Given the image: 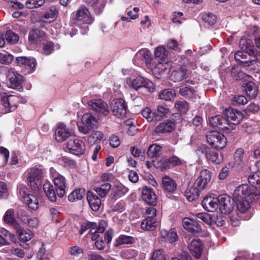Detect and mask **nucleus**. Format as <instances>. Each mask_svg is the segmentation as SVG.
<instances>
[{
    "label": "nucleus",
    "instance_id": "393cba45",
    "mask_svg": "<svg viewBox=\"0 0 260 260\" xmlns=\"http://www.w3.org/2000/svg\"><path fill=\"white\" fill-rule=\"evenodd\" d=\"M209 123L214 127L227 128V120L221 115H216L209 119Z\"/></svg>",
    "mask_w": 260,
    "mask_h": 260
},
{
    "label": "nucleus",
    "instance_id": "aec40b11",
    "mask_svg": "<svg viewBox=\"0 0 260 260\" xmlns=\"http://www.w3.org/2000/svg\"><path fill=\"white\" fill-rule=\"evenodd\" d=\"M142 198L147 204L154 205L156 201V196L152 189L147 186L143 188L142 190Z\"/></svg>",
    "mask_w": 260,
    "mask_h": 260
},
{
    "label": "nucleus",
    "instance_id": "58836bf2",
    "mask_svg": "<svg viewBox=\"0 0 260 260\" xmlns=\"http://www.w3.org/2000/svg\"><path fill=\"white\" fill-rule=\"evenodd\" d=\"M153 165L157 169L163 171L170 169L168 158H162L152 160Z\"/></svg>",
    "mask_w": 260,
    "mask_h": 260
},
{
    "label": "nucleus",
    "instance_id": "ddd939ff",
    "mask_svg": "<svg viewBox=\"0 0 260 260\" xmlns=\"http://www.w3.org/2000/svg\"><path fill=\"white\" fill-rule=\"evenodd\" d=\"M223 114L226 117L227 125L229 122L233 124H238L243 118V114L241 112L232 108L226 109Z\"/></svg>",
    "mask_w": 260,
    "mask_h": 260
},
{
    "label": "nucleus",
    "instance_id": "bb28decb",
    "mask_svg": "<svg viewBox=\"0 0 260 260\" xmlns=\"http://www.w3.org/2000/svg\"><path fill=\"white\" fill-rule=\"evenodd\" d=\"M201 191V190L198 187L195 186L193 184L192 186L186 189L184 192V195L188 201L192 202L198 198L200 191Z\"/></svg>",
    "mask_w": 260,
    "mask_h": 260
},
{
    "label": "nucleus",
    "instance_id": "338daca9",
    "mask_svg": "<svg viewBox=\"0 0 260 260\" xmlns=\"http://www.w3.org/2000/svg\"><path fill=\"white\" fill-rule=\"evenodd\" d=\"M38 30H34L31 31L29 34V41H34L36 44L40 43L41 40V37L38 35Z\"/></svg>",
    "mask_w": 260,
    "mask_h": 260
},
{
    "label": "nucleus",
    "instance_id": "b1692460",
    "mask_svg": "<svg viewBox=\"0 0 260 260\" xmlns=\"http://www.w3.org/2000/svg\"><path fill=\"white\" fill-rule=\"evenodd\" d=\"M57 14L58 11L56 8L55 6H51L41 17V20L43 22L50 23L56 18Z\"/></svg>",
    "mask_w": 260,
    "mask_h": 260
},
{
    "label": "nucleus",
    "instance_id": "6ab92c4d",
    "mask_svg": "<svg viewBox=\"0 0 260 260\" xmlns=\"http://www.w3.org/2000/svg\"><path fill=\"white\" fill-rule=\"evenodd\" d=\"M175 128V124L171 120L160 122L154 129L153 133L160 135L162 134L172 132Z\"/></svg>",
    "mask_w": 260,
    "mask_h": 260
},
{
    "label": "nucleus",
    "instance_id": "412c9836",
    "mask_svg": "<svg viewBox=\"0 0 260 260\" xmlns=\"http://www.w3.org/2000/svg\"><path fill=\"white\" fill-rule=\"evenodd\" d=\"M203 248V244L200 240L193 239L188 245L189 251L197 258L201 257Z\"/></svg>",
    "mask_w": 260,
    "mask_h": 260
},
{
    "label": "nucleus",
    "instance_id": "bf43d9fd",
    "mask_svg": "<svg viewBox=\"0 0 260 260\" xmlns=\"http://www.w3.org/2000/svg\"><path fill=\"white\" fill-rule=\"evenodd\" d=\"M142 115L146 118L148 121L150 122L152 120L153 117H155L154 113L151 112V109L149 107H146L142 111Z\"/></svg>",
    "mask_w": 260,
    "mask_h": 260
},
{
    "label": "nucleus",
    "instance_id": "2f4dec72",
    "mask_svg": "<svg viewBox=\"0 0 260 260\" xmlns=\"http://www.w3.org/2000/svg\"><path fill=\"white\" fill-rule=\"evenodd\" d=\"M161 147L156 144L150 145L147 152V155L148 157L151 158L152 160L157 159L159 157V154L161 151Z\"/></svg>",
    "mask_w": 260,
    "mask_h": 260
},
{
    "label": "nucleus",
    "instance_id": "3c124183",
    "mask_svg": "<svg viewBox=\"0 0 260 260\" xmlns=\"http://www.w3.org/2000/svg\"><path fill=\"white\" fill-rule=\"evenodd\" d=\"M248 182L253 187H260V173H255L248 177Z\"/></svg>",
    "mask_w": 260,
    "mask_h": 260
},
{
    "label": "nucleus",
    "instance_id": "4d7b16f0",
    "mask_svg": "<svg viewBox=\"0 0 260 260\" xmlns=\"http://www.w3.org/2000/svg\"><path fill=\"white\" fill-rule=\"evenodd\" d=\"M5 38L8 42L13 44L16 43L19 40L18 35L10 30L6 32Z\"/></svg>",
    "mask_w": 260,
    "mask_h": 260
},
{
    "label": "nucleus",
    "instance_id": "a211bd4d",
    "mask_svg": "<svg viewBox=\"0 0 260 260\" xmlns=\"http://www.w3.org/2000/svg\"><path fill=\"white\" fill-rule=\"evenodd\" d=\"M219 197L217 198L212 196L205 197L202 202L203 208L208 212H213L218 208Z\"/></svg>",
    "mask_w": 260,
    "mask_h": 260
},
{
    "label": "nucleus",
    "instance_id": "8fccbe9b",
    "mask_svg": "<svg viewBox=\"0 0 260 260\" xmlns=\"http://www.w3.org/2000/svg\"><path fill=\"white\" fill-rule=\"evenodd\" d=\"M183 228H201L202 225L197 220L193 218L185 217L182 219Z\"/></svg>",
    "mask_w": 260,
    "mask_h": 260
},
{
    "label": "nucleus",
    "instance_id": "5fc2aeb1",
    "mask_svg": "<svg viewBox=\"0 0 260 260\" xmlns=\"http://www.w3.org/2000/svg\"><path fill=\"white\" fill-rule=\"evenodd\" d=\"M86 225H82L81 228H106L107 226L106 221L100 220L98 224L96 222H87Z\"/></svg>",
    "mask_w": 260,
    "mask_h": 260
},
{
    "label": "nucleus",
    "instance_id": "0eeeda50",
    "mask_svg": "<svg viewBox=\"0 0 260 260\" xmlns=\"http://www.w3.org/2000/svg\"><path fill=\"white\" fill-rule=\"evenodd\" d=\"M1 102L5 109V112H11L17 108L19 102V98L15 95H7L6 93H4L2 95Z\"/></svg>",
    "mask_w": 260,
    "mask_h": 260
},
{
    "label": "nucleus",
    "instance_id": "f8f14e48",
    "mask_svg": "<svg viewBox=\"0 0 260 260\" xmlns=\"http://www.w3.org/2000/svg\"><path fill=\"white\" fill-rule=\"evenodd\" d=\"M7 77L8 79V85L9 87L16 89L22 88L23 77L14 69H13L11 71L9 72V74Z\"/></svg>",
    "mask_w": 260,
    "mask_h": 260
},
{
    "label": "nucleus",
    "instance_id": "c85d7f7f",
    "mask_svg": "<svg viewBox=\"0 0 260 260\" xmlns=\"http://www.w3.org/2000/svg\"><path fill=\"white\" fill-rule=\"evenodd\" d=\"M43 190L48 199L51 202L56 200V192L54 189L53 186L50 182H46L43 185Z\"/></svg>",
    "mask_w": 260,
    "mask_h": 260
},
{
    "label": "nucleus",
    "instance_id": "0e129e2a",
    "mask_svg": "<svg viewBox=\"0 0 260 260\" xmlns=\"http://www.w3.org/2000/svg\"><path fill=\"white\" fill-rule=\"evenodd\" d=\"M155 69L159 70L162 73L167 74L170 70V65L167 62L165 63L159 62Z\"/></svg>",
    "mask_w": 260,
    "mask_h": 260
},
{
    "label": "nucleus",
    "instance_id": "680f3d73",
    "mask_svg": "<svg viewBox=\"0 0 260 260\" xmlns=\"http://www.w3.org/2000/svg\"><path fill=\"white\" fill-rule=\"evenodd\" d=\"M199 219H201L202 221H198L201 224L202 226H203V222L206 223L208 225H210L211 222V219L209 215L206 213L199 214L198 215Z\"/></svg>",
    "mask_w": 260,
    "mask_h": 260
},
{
    "label": "nucleus",
    "instance_id": "f257e3e1",
    "mask_svg": "<svg viewBox=\"0 0 260 260\" xmlns=\"http://www.w3.org/2000/svg\"><path fill=\"white\" fill-rule=\"evenodd\" d=\"M239 47L241 50L237 51L234 55L236 61L248 72L259 70L258 51L255 49L252 40L242 37L239 41Z\"/></svg>",
    "mask_w": 260,
    "mask_h": 260
},
{
    "label": "nucleus",
    "instance_id": "774afa93",
    "mask_svg": "<svg viewBox=\"0 0 260 260\" xmlns=\"http://www.w3.org/2000/svg\"><path fill=\"white\" fill-rule=\"evenodd\" d=\"M151 260H166L163 252L160 249L155 250L152 255Z\"/></svg>",
    "mask_w": 260,
    "mask_h": 260
},
{
    "label": "nucleus",
    "instance_id": "6e6d98bb",
    "mask_svg": "<svg viewBox=\"0 0 260 260\" xmlns=\"http://www.w3.org/2000/svg\"><path fill=\"white\" fill-rule=\"evenodd\" d=\"M45 0H28L25 2V6L28 9H33L42 6Z\"/></svg>",
    "mask_w": 260,
    "mask_h": 260
},
{
    "label": "nucleus",
    "instance_id": "39448f33",
    "mask_svg": "<svg viewBox=\"0 0 260 260\" xmlns=\"http://www.w3.org/2000/svg\"><path fill=\"white\" fill-rule=\"evenodd\" d=\"M73 18L79 23L85 24H91L94 20L88 9L84 6H80L73 13Z\"/></svg>",
    "mask_w": 260,
    "mask_h": 260
},
{
    "label": "nucleus",
    "instance_id": "4c0bfd02",
    "mask_svg": "<svg viewBox=\"0 0 260 260\" xmlns=\"http://www.w3.org/2000/svg\"><path fill=\"white\" fill-rule=\"evenodd\" d=\"M85 195V190L83 188H79L73 191L68 196L70 202H75L81 200Z\"/></svg>",
    "mask_w": 260,
    "mask_h": 260
},
{
    "label": "nucleus",
    "instance_id": "423d86ee",
    "mask_svg": "<svg viewBox=\"0 0 260 260\" xmlns=\"http://www.w3.org/2000/svg\"><path fill=\"white\" fill-rule=\"evenodd\" d=\"M90 109L95 114L107 116L110 113L107 104L101 99L93 100L88 102Z\"/></svg>",
    "mask_w": 260,
    "mask_h": 260
},
{
    "label": "nucleus",
    "instance_id": "603ef678",
    "mask_svg": "<svg viewBox=\"0 0 260 260\" xmlns=\"http://www.w3.org/2000/svg\"><path fill=\"white\" fill-rule=\"evenodd\" d=\"M169 55V52L162 46H159L156 48L155 56L158 60L165 59Z\"/></svg>",
    "mask_w": 260,
    "mask_h": 260
},
{
    "label": "nucleus",
    "instance_id": "a19ab883",
    "mask_svg": "<svg viewBox=\"0 0 260 260\" xmlns=\"http://www.w3.org/2000/svg\"><path fill=\"white\" fill-rule=\"evenodd\" d=\"M169 112V109L166 105L158 106L157 111L154 113L156 120H160L163 119L166 116Z\"/></svg>",
    "mask_w": 260,
    "mask_h": 260
},
{
    "label": "nucleus",
    "instance_id": "7ed1b4c3",
    "mask_svg": "<svg viewBox=\"0 0 260 260\" xmlns=\"http://www.w3.org/2000/svg\"><path fill=\"white\" fill-rule=\"evenodd\" d=\"M255 188L250 187L247 184H242L237 187L234 193V199H248L250 201H254L258 198V194L255 193Z\"/></svg>",
    "mask_w": 260,
    "mask_h": 260
},
{
    "label": "nucleus",
    "instance_id": "052dcab7",
    "mask_svg": "<svg viewBox=\"0 0 260 260\" xmlns=\"http://www.w3.org/2000/svg\"><path fill=\"white\" fill-rule=\"evenodd\" d=\"M13 60V56L10 54L0 53V62L3 64L10 63Z\"/></svg>",
    "mask_w": 260,
    "mask_h": 260
},
{
    "label": "nucleus",
    "instance_id": "864d4df0",
    "mask_svg": "<svg viewBox=\"0 0 260 260\" xmlns=\"http://www.w3.org/2000/svg\"><path fill=\"white\" fill-rule=\"evenodd\" d=\"M210 181L206 179H203L198 177L195 182L194 184L195 186L198 187L201 191L205 189L208 186V183Z\"/></svg>",
    "mask_w": 260,
    "mask_h": 260
},
{
    "label": "nucleus",
    "instance_id": "a878e982",
    "mask_svg": "<svg viewBox=\"0 0 260 260\" xmlns=\"http://www.w3.org/2000/svg\"><path fill=\"white\" fill-rule=\"evenodd\" d=\"M9 240L15 242L17 240V237L15 235L11 234L10 232L4 229L0 234V245H9Z\"/></svg>",
    "mask_w": 260,
    "mask_h": 260
},
{
    "label": "nucleus",
    "instance_id": "c03bdc74",
    "mask_svg": "<svg viewBox=\"0 0 260 260\" xmlns=\"http://www.w3.org/2000/svg\"><path fill=\"white\" fill-rule=\"evenodd\" d=\"M176 95V92L173 89H165L161 91L159 94V97L161 100L165 101H171Z\"/></svg>",
    "mask_w": 260,
    "mask_h": 260
},
{
    "label": "nucleus",
    "instance_id": "2eb2a0df",
    "mask_svg": "<svg viewBox=\"0 0 260 260\" xmlns=\"http://www.w3.org/2000/svg\"><path fill=\"white\" fill-rule=\"evenodd\" d=\"M131 85L133 88L136 90L139 89L145 88L148 92H152L153 91V84L148 79L144 78L142 76H138L136 79H134L131 83Z\"/></svg>",
    "mask_w": 260,
    "mask_h": 260
},
{
    "label": "nucleus",
    "instance_id": "1a4fd4ad",
    "mask_svg": "<svg viewBox=\"0 0 260 260\" xmlns=\"http://www.w3.org/2000/svg\"><path fill=\"white\" fill-rule=\"evenodd\" d=\"M70 152L79 155L84 153L86 146L84 143L79 139H71L67 143Z\"/></svg>",
    "mask_w": 260,
    "mask_h": 260
},
{
    "label": "nucleus",
    "instance_id": "9b49d317",
    "mask_svg": "<svg viewBox=\"0 0 260 260\" xmlns=\"http://www.w3.org/2000/svg\"><path fill=\"white\" fill-rule=\"evenodd\" d=\"M111 109L113 114L118 117H124L126 114L127 106L125 102L122 99L113 100Z\"/></svg>",
    "mask_w": 260,
    "mask_h": 260
},
{
    "label": "nucleus",
    "instance_id": "4468645a",
    "mask_svg": "<svg viewBox=\"0 0 260 260\" xmlns=\"http://www.w3.org/2000/svg\"><path fill=\"white\" fill-rule=\"evenodd\" d=\"M197 151L198 153H202L205 154L206 157L208 160L216 164H220L222 161V158H221V156H219L217 152L205 145L200 146Z\"/></svg>",
    "mask_w": 260,
    "mask_h": 260
},
{
    "label": "nucleus",
    "instance_id": "37998d69",
    "mask_svg": "<svg viewBox=\"0 0 260 260\" xmlns=\"http://www.w3.org/2000/svg\"><path fill=\"white\" fill-rule=\"evenodd\" d=\"M111 188V185L110 183H104L100 186L95 187L93 190L101 198L105 197Z\"/></svg>",
    "mask_w": 260,
    "mask_h": 260
},
{
    "label": "nucleus",
    "instance_id": "e2e57ef3",
    "mask_svg": "<svg viewBox=\"0 0 260 260\" xmlns=\"http://www.w3.org/2000/svg\"><path fill=\"white\" fill-rule=\"evenodd\" d=\"M168 158L170 169L182 164L181 160L176 156H173Z\"/></svg>",
    "mask_w": 260,
    "mask_h": 260
},
{
    "label": "nucleus",
    "instance_id": "f03ea898",
    "mask_svg": "<svg viewBox=\"0 0 260 260\" xmlns=\"http://www.w3.org/2000/svg\"><path fill=\"white\" fill-rule=\"evenodd\" d=\"M44 176L43 171L38 168H32L27 171L28 185L33 190L39 189L42 184Z\"/></svg>",
    "mask_w": 260,
    "mask_h": 260
},
{
    "label": "nucleus",
    "instance_id": "9d476101",
    "mask_svg": "<svg viewBox=\"0 0 260 260\" xmlns=\"http://www.w3.org/2000/svg\"><path fill=\"white\" fill-rule=\"evenodd\" d=\"M74 132L63 123L58 125L55 132V139L58 142L66 141L69 137L73 135Z\"/></svg>",
    "mask_w": 260,
    "mask_h": 260
},
{
    "label": "nucleus",
    "instance_id": "79ce46f5",
    "mask_svg": "<svg viewBox=\"0 0 260 260\" xmlns=\"http://www.w3.org/2000/svg\"><path fill=\"white\" fill-rule=\"evenodd\" d=\"M134 239L132 236L124 235H120L115 240V246L118 247L123 244H129L134 243Z\"/></svg>",
    "mask_w": 260,
    "mask_h": 260
},
{
    "label": "nucleus",
    "instance_id": "4be33fe9",
    "mask_svg": "<svg viewBox=\"0 0 260 260\" xmlns=\"http://www.w3.org/2000/svg\"><path fill=\"white\" fill-rule=\"evenodd\" d=\"M87 200L92 210L96 211L100 209L101 205V199L93 192L91 191L87 192Z\"/></svg>",
    "mask_w": 260,
    "mask_h": 260
},
{
    "label": "nucleus",
    "instance_id": "cd10ccee",
    "mask_svg": "<svg viewBox=\"0 0 260 260\" xmlns=\"http://www.w3.org/2000/svg\"><path fill=\"white\" fill-rule=\"evenodd\" d=\"M160 232L161 237L170 242H174L178 239V235L174 229H162Z\"/></svg>",
    "mask_w": 260,
    "mask_h": 260
},
{
    "label": "nucleus",
    "instance_id": "473e14b6",
    "mask_svg": "<svg viewBox=\"0 0 260 260\" xmlns=\"http://www.w3.org/2000/svg\"><path fill=\"white\" fill-rule=\"evenodd\" d=\"M196 88L192 86H185L181 88L179 93L185 98H195L197 95Z\"/></svg>",
    "mask_w": 260,
    "mask_h": 260
},
{
    "label": "nucleus",
    "instance_id": "f704fd0d",
    "mask_svg": "<svg viewBox=\"0 0 260 260\" xmlns=\"http://www.w3.org/2000/svg\"><path fill=\"white\" fill-rule=\"evenodd\" d=\"M4 222L9 226H15L17 224L14 215V211L12 209H8L3 216Z\"/></svg>",
    "mask_w": 260,
    "mask_h": 260
},
{
    "label": "nucleus",
    "instance_id": "c9c22d12",
    "mask_svg": "<svg viewBox=\"0 0 260 260\" xmlns=\"http://www.w3.org/2000/svg\"><path fill=\"white\" fill-rule=\"evenodd\" d=\"M245 91L250 99L254 98L257 94V87L253 82H248L243 86Z\"/></svg>",
    "mask_w": 260,
    "mask_h": 260
},
{
    "label": "nucleus",
    "instance_id": "de8ad7c7",
    "mask_svg": "<svg viewBox=\"0 0 260 260\" xmlns=\"http://www.w3.org/2000/svg\"><path fill=\"white\" fill-rule=\"evenodd\" d=\"M128 189L121 184L115 185L112 189L113 197H119L125 194Z\"/></svg>",
    "mask_w": 260,
    "mask_h": 260
},
{
    "label": "nucleus",
    "instance_id": "69168bd1",
    "mask_svg": "<svg viewBox=\"0 0 260 260\" xmlns=\"http://www.w3.org/2000/svg\"><path fill=\"white\" fill-rule=\"evenodd\" d=\"M18 193L20 197L23 199V201L25 199L28 197L30 194L29 193L28 188L24 185H20L18 189Z\"/></svg>",
    "mask_w": 260,
    "mask_h": 260
},
{
    "label": "nucleus",
    "instance_id": "c756f323",
    "mask_svg": "<svg viewBox=\"0 0 260 260\" xmlns=\"http://www.w3.org/2000/svg\"><path fill=\"white\" fill-rule=\"evenodd\" d=\"M187 70L186 69L181 67L174 71L171 76V79L175 82L182 81L186 77Z\"/></svg>",
    "mask_w": 260,
    "mask_h": 260
},
{
    "label": "nucleus",
    "instance_id": "ea45409f",
    "mask_svg": "<svg viewBox=\"0 0 260 260\" xmlns=\"http://www.w3.org/2000/svg\"><path fill=\"white\" fill-rule=\"evenodd\" d=\"M18 233L20 239L23 242L28 241L34 236L32 232L29 229H19Z\"/></svg>",
    "mask_w": 260,
    "mask_h": 260
},
{
    "label": "nucleus",
    "instance_id": "5701e85b",
    "mask_svg": "<svg viewBox=\"0 0 260 260\" xmlns=\"http://www.w3.org/2000/svg\"><path fill=\"white\" fill-rule=\"evenodd\" d=\"M162 189L168 192H174L177 188L176 182L170 177L165 176L162 178Z\"/></svg>",
    "mask_w": 260,
    "mask_h": 260
},
{
    "label": "nucleus",
    "instance_id": "f3484780",
    "mask_svg": "<svg viewBox=\"0 0 260 260\" xmlns=\"http://www.w3.org/2000/svg\"><path fill=\"white\" fill-rule=\"evenodd\" d=\"M16 62L17 65L25 69L28 73L33 72L36 66V61L32 57H17Z\"/></svg>",
    "mask_w": 260,
    "mask_h": 260
},
{
    "label": "nucleus",
    "instance_id": "49530a36",
    "mask_svg": "<svg viewBox=\"0 0 260 260\" xmlns=\"http://www.w3.org/2000/svg\"><path fill=\"white\" fill-rule=\"evenodd\" d=\"M24 202L27 204L30 208L34 210L38 209L39 206L37 198L36 196L31 194L25 199Z\"/></svg>",
    "mask_w": 260,
    "mask_h": 260
},
{
    "label": "nucleus",
    "instance_id": "72a5a7b5",
    "mask_svg": "<svg viewBox=\"0 0 260 260\" xmlns=\"http://www.w3.org/2000/svg\"><path fill=\"white\" fill-rule=\"evenodd\" d=\"M104 137V134L103 132L100 131H94L88 137L87 141L91 145L93 144L98 145Z\"/></svg>",
    "mask_w": 260,
    "mask_h": 260
},
{
    "label": "nucleus",
    "instance_id": "dca6fc26",
    "mask_svg": "<svg viewBox=\"0 0 260 260\" xmlns=\"http://www.w3.org/2000/svg\"><path fill=\"white\" fill-rule=\"evenodd\" d=\"M53 182L56 194L59 197H63L66 193V180L64 177L59 173L53 175Z\"/></svg>",
    "mask_w": 260,
    "mask_h": 260
},
{
    "label": "nucleus",
    "instance_id": "7c9ffc66",
    "mask_svg": "<svg viewBox=\"0 0 260 260\" xmlns=\"http://www.w3.org/2000/svg\"><path fill=\"white\" fill-rule=\"evenodd\" d=\"M235 202L237 204V208L241 213L246 212L250 208V203L253 201L249 200V199H234Z\"/></svg>",
    "mask_w": 260,
    "mask_h": 260
},
{
    "label": "nucleus",
    "instance_id": "e433bc0d",
    "mask_svg": "<svg viewBox=\"0 0 260 260\" xmlns=\"http://www.w3.org/2000/svg\"><path fill=\"white\" fill-rule=\"evenodd\" d=\"M82 124H86L90 128H93L97 123L96 118L91 113L84 114L82 118Z\"/></svg>",
    "mask_w": 260,
    "mask_h": 260
},
{
    "label": "nucleus",
    "instance_id": "a18cd8bd",
    "mask_svg": "<svg viewBox=\"0 0 260 260\" xmlns=\"http://www.w3.org/2000/svg\"><path fill=\"white\" fill-rule=\"evenodd\" d=\"M159 222L152 216H148L141 223V228H156L159 226Z\"/></svg>",
    "mask_w": 260,
    "mask_h": 260
},
{
    "label": "nucleus",
    "instance_id": "13d9d810",
    "mask_svg": "<svg viewBox=\"0 0 260 260\" xmlns=\"http://www.w3.org/2000/svg\"><path fill=\"white\" fill-rule=\"evenodd\" d=\"M244 150L242 148H238L234 154L235 162L237 165H240L243 160Z\"/></svg>",
    "mask_w": 260,
    "mask_h": 260
},
{
    "label": "nucleus",
    "instance_id": "09e8293b",
    "mask_svg": "<svg viewBox=\"0 0 260 260\" xmlns=\"http://www.w3.org/2000/svg\"><path fill=\"white\" fill-rule=\"evenodd\" d=\"M202 19L204 22L207 23L210 26L214 25L217 21L216 16L211 13H207L203 14L202 15Z\"/></svg>",
    "mask_w": 260,
    "mask_h": 260
},
{
    "label": "nucleus",
    "instance_id": "6e6552de",
    "mask_svg": "<svg viewBox=\"0 0 260 260\" xmlns=\"http://www.w3.org/2000/svg\"><path fill=\"white\" fill-rule=\"evenodd\" d=\"M234 198L224 194L219 196L218 208L220 211L224 214H228L234 208Z\"/></svg>",
    "mask_w": 260,
    "mask_h": 260
},
{
    "label": "nucleus",
    "instance_id": "20e7f679",
    "mask_svg": "<svg viewBox=\"0 0 260 260\" xmlns=\"http://www.w3.org/2000/svg\"><path fill=\"white\" fill-rule=\"evenodd\" d=\"M208 143L216 149L223 148L227 143L226 137L222 134L216 132H210L207 135Z\"/></svg>",
    "mask_w": 260,
    "mask_h": 260
}]
</instances>
